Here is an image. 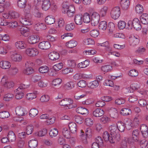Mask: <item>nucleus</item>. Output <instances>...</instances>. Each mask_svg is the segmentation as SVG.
<instances>
[{"label":"nucleus","mask_w":148,"mask_h":148,"mask_svg":"<svg viewBox=\"0 0 148 148\" xmlns=\"http://www.w3.org/2000/svg\"><path fill=\"white\" fill-rule=\"evenodd\" d=\"M128 29H131L133 27L137 30L141 29L142 27L140 21L138 19L135 18L132 21L130 20L128 22Z\"/></svg>","instance_id":"obj_1"},{"label":"nucleus","mask_w":148,"mask_h":148,"mask_svg":"<svg viewBox=\"0 0 148 148\" xmlns=\"http://www.w3.org/2000/svg\"><path fill=\"white\" fill-rule=\"evenodd\" d=\"M109 129L110 131L111 135L114 137L116 141H119L120 140V135L118 132V130L116 126L115 125H111Z\"/></svg>","instance_id":"obj_2"},{"label":"nucleus","mask_w":148,"mask_h":148,"mask_svg":"<svg viewBox=\"0 0 148 148\" xmlns=\"http://www.w3.org/2000/svg\"><path fill=\"white\" fill-rule=\"evenodd\" d=\"M32 19V16L31 14H25V16L20 19V21L23 25H29L33 23Z\"/></svg>","instance_id":"obj_3"},{"label":"nucleus","mask_w":148,"mask_h":148,"mask_svg":"<svg viewBox=\"0 0 148 148\" xmlns=\"http://www.w3.org/2000/svg\"><path fill=\"white\" fill-rule=\"evenodd\" d=\"M129 44L132 47H135L138 45L140 42V38L137 35H134L129 38Z\"/></svg>","instance_id":"obj_4"},{"label":"nucleus","mask_w":148,"mask_h":148,"mask_svg":"<svg viewBox=\"0 0 148 148\" xmlns=\"http://www.w3.org/2000/svg\"><path fill=\"white\" fill-rule=\"evenodd\" d=\"M6 77L3 76L1 80V83L3 87L6 89H8L12 88L14 86V83L9 82L6 79Z\"/></svg>","instance_id":"obj_5"},{"label":"nucleus","mask_w":148,"mask_h":148,"mask_svg":"<svg viewBox=\"0 0 148 148\" xmlns=\"http://www.w3.org/2000/svg\"><path fill=\"white\" fill-rule=\"evenodd\" d=\"M100 20V15L97 12H93L91 16V25L94 26L98 24Z\"/></svg>","instance_id":"obj_6"},{"label":"nucleus","mask_w":148,"mask_h":148,"mask_svg":"<svg viewBox=\"0 0 148 148\" xmlns=\"http://www.w3.org/2000/svg\"><path fill=\"white\" fill-rule=\"evenodd\" d=\"M120 13V8L117 6L113 8L112 10L110 12L111 16L114 19H116L119 17Z\"/></svg>","instance_id":"obj_7"},{"label":"nucleus","mask_w":148,"mask_h":148,"mask_svg":"<svg viewBox=\"0 0 148 148\" xmlns=\"http://www.w3.org/2000/svg\"><path fill=\"white\" fill-rule=\"evenodd\" d=\"M103 137L105 141H109L112 144H114L115 141L116 140L114 137H113V136H112L110 134V135L107 131L104 132Z\"/></svg>","instance_id":"obj_8"},{"label":"nucleus","mask_w":148,"mask_h":148,"mask_svg":"<svg viewBox=\"0 0 148 148\" xmlns=\"http://www.w3.org/2000/svg\"><path fill=\"white\" fill-rule=\"evenodd\" d=\"M26 53L29 56L34 57L38 54V51L35 48H29L26 49Z\"/></svg>","instance_id":"obj_9"},{"label":"nucleus","mask_w":148,"mask_h":148,"mask_svg":"<svg viewBox=\"0 0 148 148\" xmlns=\"http://www.w3.org/2000/svg\"><path fill=\"white\" fill-rule=\"evenodd\" d=\"M103 110L99 108L94 109L92 111V115L96 117H100L104 114Z\"/></svg>","instance_id":"obj_10"},{"label":"nucleus","mask_w":148,"mask_h":148,"mask_svg":"<svg viewBox=\"0 0 148 148\" xmlns=\"http://www.w3.org/2000/svg\"><path fill=\"white\" fill-rule=\"evenodd\" d=\"M130 3L129 0H121L120 1L121 6L122 9L125 10L129 9Z\"/></svg>","instance_id":"obj_11"},{"label":"nucleus","mask_w":148,"mask_h":148,"mask_svg":"<svg viewBox=\"0 0 148 148\" xmlns=\"http://www.w3.org/2000/svg\"><path fill=\"white\" fill-rule=\"evenodd\" d=\"M15 112L16 115L19 116H24L27 113L26 111L23 108L19 106L16 108Z\"/></svg>","instance_id":"obj_12"},{"label":"nucleus","mask_w":148,"mask_h":148,"mask_svg":"<svg viewBox=\"0 0 148 148\" xmlns=\"http://www.w3.org/2000/svg\"><path fill=\"white\" fill-rule=\"evenodd\" d=\"M19 29L21 34L23 36L27 37L29 34V29L27 27L25 26L19 27Z\"/></svg>","instance_id":"obj_13"},{"label":"nucleus","mask_w":148,"mask_h":148,"mask_svg":"<svg viewBox=\"0 0 148 148\" xmlns=\"http://www.w3.org/2000/svg\"><path fill=\"white\" fill-rule=\"evenodd\" d=\"M51 47L50 43L47 41H43L39 43L38 47L42 49H47Z\"/></svg>","instance_id":"obj_14"},{"label":"nucleus","mask_w":148,"mask_h":148,"mask_svg":"<svg viewBox=\"0 0 148 148\" xmlns=\"http://www.w3.org/2000/svg\"><path fill=\"white\" fill-rule=\"evenodd\" d=\"M34 27L35 29L37 31L44 30L47 28V27L45 24L40 23H36Z\"/></svg>","instance_id":"obj_15"},{"label":"nucleus","mask_w":148,"mask_h":148,"mask_svg":"<svg viewBox=\"0 0 148 148\" xmlns=\"http://www.w3.org/2000/svg\"><path fill=\"white\" fill-rule=\"evenodd\" d=\"M73 101L71 99H64L60 101L59 104L60 106H66V105L73 104Z\"/></svg>","instance_id":"obj_16"},{"label":"nucleus","mask_w":148,"mask_h":148,"mask_svg":"<svg viewBox=\"0 0 148 148\" xmlns=\"http://www.w3.org/2000/svg\"><path fill=\"white\" fill-rule=\"evenodd\" d=\"M140 130L143 136L146 138L148 136V128L145 124H142L140 126Z\"/></svg>","instance_id":"obj_17"},{"label":"nucleus","mask_w":148,"mask_h":148,"mask_svg":"<svg viewBox=\"0 0 148 148\" xmlns=\"http://www.w3.org/2000/svg\"><path fill=\"white\" fill-rule=\"evenodd\" d=\"M75 10L74 6L73 5H71L69 6V9L65 12H66L68 16L69 17H72L75 13Z\"/></svg>","instance_id":"obj_18"},{"label":"nucleus","mask_w":148,"mask_h":148,"mask_svg":"<svg viewBox=\"0 0 148 148\" xmlns=\"http://www.w3.org/2000/svg\"><path fill=\"white\" fill-rule=\"evenodd\" d=\"M49 59L51 60H56L58 59L60 57L58 53L56 51L50 52L48 55Z\"/></svg>","instance_id":"obj_19"},{"label":"nucleus","mask_w":148,"mask_h":148,"mask_svg":"<svg viewBox=\"0 0 148 148\" xmlns=\"http://www.w3.org/2000/svg\"><path fill=\"white\" fill-rule=\"evenodd\" d=\"M51 4L50 0H44L42 5V9L45 11H47L50 8Z\"/></svg>","instance_id":"obj_20"},{"label":"nucleus","mask_w":148,"mask_h":148,"mask_svg":"<svg viewBox=\"0 0 148 148\" xmlns=\"http://www.w3.org/2000/svg\"><path fill=\"white\" fill-rule=\"evenodd\" d=\"M0 66L4 69H8L11 66L10 62L7 61H2L0 62Z\"/></svg>","instance_id":"obj_21"},{"label":"nucleus","mask_w":148,"mask_h":148,"mask_svg":"<svg viewBox=\"0 0 148 148\" xmlns=\"http://www.w3.org/2000/svg\"><path fill=\"white\" fill-rule=\"evenodd\" d=\"M74 21L77 25H81L83 21L82 15L80 14L76 15L74 18Z\"/></svg>","instance_id":"obj_22"},{"label":"nucleus","mask_w":148,"mask_h":148,"mask_svg":"<svg viewBox=\"0 0 148 148\" xmlns=\"http://www.w3.org/2000/svg\"><path fill=\"white\" fill-rule=\"evenodd\" d=\"M15 45L16 48L18 49H23L27 47L25 42L22 41H17L15 43Z\"/></svg>","instance_id":"obj_23"},{"label":"nucleus","mask_w":148,"mask_h":148,"mask_svg":"<svg viewBox=\"0 0 148 148\" xmlns=\"http://www.w3.org/2000/svg\"><path fill=\"white\" fill-rule=\"evenodd\" d=\"M11 58L12 60L15 62H19L22 59L21 55L17 53H15L11 55Z\"/></svg>","instance_id":"obj_24"},{"label":"nucleus","mask_w":148,"mask_h":148,"mask_svg":"<svg viewBox=\"0 0 148 148\" xmlns=\"http://www.w3.org/2000/svg\"><path fill=\"white\" fill-rule=\"evenodd\" d=\"M69 127L72 133H75L76 132L77 126L75 123L73 122L70 123L69 124Z\"/></svg>","instance_id":"obj_25"},{"label":"nucleus","mask_w":148,"mask_h":148,"mask_svg":"<svg viewBox=\"0 0 148 148\" xmlns=\"http://www.w3.org/2000/svg\"><path fill=\"white\" fill-rule=\"evenodd\" d=\"M140 20L142 24L144 25L148 24V14L146 13L143 14L140 17Z\"/></svg>","instance_id":"obj_26"},{"label":"nucleus","mask_w":148,"mask_h":148,"mask_svg":"<svg viewBox=\"0 0 148 148\" xmlns=\"http://www.w3.org/2000/svg\"><path fill=\"white\" fill-rule=\"evenodd\" d=\"M76 111L77 113L82 114H88V109L82 107H79L77 108L76 109Z\"/></svg>","instance_id":"obj_27"},{"label":"nucleus","mask_w":148,"mask_h":148,"mask_svg":"<svg viewBox=\"0 0 148 148\" xmlns=\"http://www.w3.org/2000/svg\"><path fill=\"white\" fill-rule=\"evenodd\" d=\"M117 126L118 130L119 131L121 132L124 131L125 127L124 123L122 122L121 121H119L117 124Z\"/></svg>","instance_id":"obj_28"},{"label":"nucleus","mask_w":148,"mask_h":148,"mask_svg":"<svg viewBox=\"0 0 148 148\" xmlns=\"http://www.w3.org/2000/svg\"><path fill=\"white\" fill-rule=\"evenodd\" d=\"M124 122L125 127L127 129L130 130L131 129L133 126V124L132 123V121L131 120L129 119H127L125 120Z\"/></svg>","instance_id":"obj_29"},{"label":"nucleus","mask_w":148,"mask_h":148,"mask_svg":"<svg viewBox=\"0 0 148 148\" xmlns=\"http://www.w3.org/2000/svg\"><path fill=\"white\" fill-rule=\"evenodd\" d=\"M62 133L64 136L67 139L71 138V133L70 131L66 128H63L62 129Z\"/></svg>","instance_id":"obj_30"},{"label":"nucleus","mask_w":148,"mask_h":148,"mask_svg":"<svg viewBox=\"0 0 148 148\" xmlns=\"http://www.w3.org/2000/svg\"><path fill=\"white\" fill-rule=\"evenodd\" d=\"M15 92L16 93L15 97L17 99H20L22 98L24 95V92L22 90L18 91L17 89L15 90Z\"/></svg>","instance_id":"obj_31"},{"label":"nucleus","mask_w":148,"mask_h":148,"mask_svg":"<svg viewBox=\"0 0 148 148\" xmlns=\"http://www.w3.org/2000/svg\"><path fill=\"white\" fill-rule=\"evenodd\" d=\"M45 22L48 25H51L54 23L55 22V19L53 16H47L45 19Z\"/></svg>","instance_id":"obj_32"},{"label":"nucleus","mask_w":148,"mask_h":148,"mask_svg":"<svg viewBox=\"0 0 148 148\" xmlns=\"http://www.w3.org/2000/svg\"><path fill=\"white\" fill-rule=\"evenodd\" d=\"M77 44V43L76 41L71 40L67 42L66 44V45L68 47L73 48L75 47Z\"/></svg>","instance_id":"obj_33"},{"label":"nucleus","mask_w":148,"mask_h":148,"mask_svg":"<svg viewBox=\"0 0 148 148\" xmlns=\"http://www.w3.org/2000/svg\"><path fill=\"white\" fill-rule=\"evenodd\" d=\"M107 28V25L106 21H103L100 22L99 25V28L100 30H105Z\"/></svg>","instance_id":"obj_34"},{"label":"nucleus","mask_w":148,"mask_h":148,"mask_svg":"<svg viewBox=\"0 0 148 148\" xmlns=\"http://www.w3.org/2000/svg\"><path fill=\"white\" fill-rule=\"evenodd\" d=\"M8 137L9 141H11V142L14 141L16 139L15 135L12 131H10L9 132Z\"/></svg>","instance_id":"obj_35"},{"label":"nucleus","mask_w":148,"mask_h":148,"mask_svg":"<svg viewBox=\"0 0 148 148\" xmlns=\"http://www.w3.org/2000/svg\"><path fill=\"white\" fill-rule=\"evenodd\" d=\"M99 84L98 81L95 80L90 82L88 84V86L91 88L93 89L97 87Z\"/></svg>","instance_id":"obj_36"},{"label":"nucleus","mask_w":148,"mask_h":148,"mask_svg":"<svg viewBox=\"0 0 148 148\" xmlns=\"http://www.w3.org/2000/svg\"><path fill=\"white\" fill-rule=\"evenodd\" d=\"M28 41L29 43L34 44L37 42L38 41V40L37 39L36 36H32L29 38Z\"/></svg>","instance_id":"obj_37"},{"label":"nucleus","mask_w":148,"mask_h":148,"mask_svg":"<svg viewBox=\"0 0 148 148\" xmlns=\"http://www.w3.org/2000/svg\"><path fill=\"white\" fill-rule=\"evenodd\" d=\"M90 61L88 60H86L78 64V66L80 68H84L88 66L89 64Z\"/></svg>","instance_id":"obj_38"},{"label":"nucleus","mask_w":148,"mask_h":148,"mask_svg":"<svg viewBox=\"0 0 148 148\" xmlns=\"http://www.w3.org/2000/svg\"><path fill=\"white\" fill-rule=\"evenodd\" d=\"M38 145V141L36 140H32L28 143V145L29 148H36Z\"/></svg>","instance_id":"obj_39"},{"label":"nucleus","mask_w":148,"mask_h":148,"mask_svg":"<svg viewBox=\"0 0 148 148\" xmlns=\"http://www.w3.org/2000/svg\"><path fill=\"white\" fill-rule=\"evenodd\" d=\"M112 66L109 65H105L101 66V70L104 72L106 73L110 71L112 69Z\"/></svg>","instance_id":"obj_40"},{"label":"nucleus","mask_w":148,"mask_h":148,"mask_svg":"<svg viewBox=\"0 0 148 148\" xmlns=\"http://www.w3.org/2000/svg\"><path fill=\"white\" fill-rule=\"evenodd\" d=\"M131 113V110L130 109L127 108L122 109L121 111V114L123 116L129 115Z\"/></svg>","instance_id":"obj_41"},{"label":"nucleus","mask_w":148,"mask_h":148,"mask_svg":"<svg viewBox=\"0 0 148 148\" xmlns=\"http://www.w3.org/2000/svg\"><path fill=\"white\" fill-rule=\"evenodd\" d=\"M82 18L83 21L85 23H88L90 21V16L89 14L87 13L84 14Z\"/></svg>","instance_id":"obj_42"},{"label":"nucleus","mask_w":148,"mask_h":148,"mask_svg":"<svg viewBox=\"0 0 148 148\" xmlns=\"http://www.w3.org/2000/svg\"><path fill=\"white\" fill-rule=\"evenodd\" d=\"M58 131L56 128H54L50 130L49 132L50 136L52 138L56 136L58 134Z\"/></svg>","instance_id":"obj_43"},{"label":"nucleus","mask_w":148,"mask_h":148,"mask_svg":"<svg viewBox=\"0 0 148 148\" xmlns=\"http://www.w3.org/2000/svg\"><path fill=\"white\" fill-rule=\"evenodd\" d=\"M140 132L138 130H134L132 133V138L136 140H137L138 141L139 136Z\"/></svg>","instance_id":"obj_44"},{"label":"nucleus","mask_w":148,"mask_h":148,"mask_svg":"<svg viewBox=\"0 0 148 148\" xmlns=\"http://www.w3.org/2000/svg\"><path fill=\"white\" fill-rule=\"evenodd\" d=\"M108 9V7L106 6H104L100 10V15L102 17L105 16L106 14Z\"/></svg>","instance_id":"obj_45"},{"label":"nucleus","mask_w":148,"mask_h":148,"mask_svg":"<svg viewBox=\"0 0 148 148\" xmlns=\"http://www.w3.org/2000/svg\"><path fill=\"white\" fill-rule=\"evenodd\" d=\"M29 115L30 116L34 117L37 115L38 113V110L36 108L31 109L29 111Z\"/></svg>","instance_id":"obj_46"},{"label":"nucleus","mask_w":148,"mask_h":148,"mask_svg":"<svg viewBox=\"0 0 148 148\" xmlns=\"http://www.w3.org/2000/svg\"><path fill=\"white\" fill-rule=\"evenodd\" d=\"M26 0H18L17 2L18 6L21 8H23L26 5Z\"/></svg>","instance_id":"obj_47"},{"label":"nucleus","mask_w":148,"mask_h":148,"mask_svg":"<svg viewBox=\"0 0 148 148\" xmlns=\"http://www.w3.org/2000/svg\"><path fill=\"white\" fill-rule=\"evenodd\" d=\"M110 115L111 117L114 119L116 118L118 116V114L117 110L114 109L111 110L109 111Z\"/></svg>","instance_id":"obj_48"},{"label":"nucleus","mask_w":148,"mask_h":148,"mask_svg":"<svg viewBox=\"0 0 148 148\" xmlns=\"http://www.w3.org/2000/svg\"><path fill=\"white\" fill-rule=\"evenodd\" d=\"M10 116V114L7 111H3L0 112V118L2 119L6 118Z\"/></svg>","instance_id":"obj_49"},{"label":"nucleus","mask_w":148,"mask_h":148,"mask_svg":"<svg viewBox=\"0 0 148 148\" xmlns=\"http://www.w3.org/2000/svg\"><path fill=\"white\" fill-rule=\"evenodd\" d=\"M38 70L41 73H46L48 71L49 68L46 66H42L39 68Z\"/></svg>","instance_id":"obj_50"},{"label":"nucleus","mask_w":148,"mask_h":148,"mask_svg":"<svg viewBox=\"0 0 148 148\" xmlns=\"http://www.w3.org/2000/svg\"><path fill=\"white\" fill-rule=\"evenodd\" d=\"M63 66V64L62 63H59L54 65L53 68L55 71H58L62 68Z\"/></svg>","instance_id":"obj_51"},{"label":"nucleus","mask_w":148,"mask_h":148,"mask_svg":"<svg viewBox=\"0 0 148 148\" xmlns=\"http://www.w3.org/2000/svg\"><path fill=\"white\" fill-rule=\"evenodd\" d=\"M148 141L146 140L143 139L140 142V144L141 147L142 148H147Z\"/></svg>","instance_id":"obj_52"},{"label":"nucleus","mask_w":148,"mask_h":148,"mask_svg":"<svg viewBox=\"0 0 148 148\" xmlns=\"http://www.w3.org/2000/svg\"><path fill=\"white\" fill-rule=\"evenodd\" d=\"M75 84L72 82L67 83L65 85V88L67 89H71L74 88Z\"/></svg>","instance_id":"obj_53"},{"label":"nucleus","mask_w":148,"mask_h":148,"mask_svg":"<svg viewBox=\"0 0 148 148\" xmlns=\"http://www.w3.org/2000/svg\"><path fill=\"white\" fill-rule=\"evenodd\" d=\"M14 97L12 94H7L4 95L3 97V100L6 101H8L11 100Z\"/></svg>","instance_id":"obj_54"},{"label":"nucleus","mask_w":148,"mask_h":148,"mask_svg":"<svg viewBox=\"0 0 148 148\" xmlns=\"http://www.w3.org/2000/svg\"><path fill=\"white\" fill-rule=\"evenodd\" d=\"M33 131V127L32 125H29L27 127L26 132L27 135L31 134Z\"/></svg>","instance_id":"obj_55"},{"label":"nucleus","mask_w":148,"mask_h":148,"mask_svg":"<svg viewBox=\"0 0 148 148\" xmlns=\"http://www.w3.org/2000/svg\"><path fill=\"white\" fill-rule=\"evenodd\" d=\"M9 15H10V19L17 18L19 16L18 13L15 11L9 12Z\"/></svg>","instance_id":"obj_56"},{"label":"nucleus","mask_w":148,"mask_h":148,"mask_svg":"<svg viewBox=\"0 0 148 148\" xmlns=\"http://www.w3.org/2000/svg\"><path fill=\"white\" fill-rule=\"evenodd\" d=\"M34 70L32 68L29 67L25 69L23 71V73L26 75H29L33 73Z\"/></svg>","instance_id":"obj_57"},{"label":"nucleus","mask_w":148,"mask_h":148,"mask_svg":"<svg viewBox=\"0 0 148 148\" xmlns=\"http://www.w3.org/2000/svg\"><path fill=\"white\" fill-rule=\"evenodd\" d=\"M36 97V95L34 93H29L27 94L26 98L27 99L29 100L35 98Z\"/></svg>","instance_id":"obj_58"},{"label":"nucleus","mask_w":148,"mask_h":148,"mask_svg":"<svg viewBox=\"0 0 148 148\" xmlns=\"http://www.w3.org/2000/svg\"><path fill=\"white\" fill-rule=\"evenodd\" d=\"M125 101V100L124 98H121L116 99L115 101V103L117 105H120L124 104Z\"/></svg>","instance_id":"obj_59"},{"label":"nucleus","mask_w":148,"mask_h":148,"mask_svg":"<svg viewBox=\"0 0 148 148\" xmlns=\"http://www.w3.org/2000/svg\"><path fill=\"white\" fill-rule=\"evenodd\" d=\"M75 24L74 23H71L66 25L65 29L66 30L70 31L73 30L75 28Z\"/></svg>","instance_id":"obj_60"},{"label":"nucleus","mask_w":148,"mask_h":148,"mask_svg":"<svg viewBox=\"0 0 148 148\" xmlns=\"http://www.w3.org/2000/svg\"><path fill=\"white\" fill-rule=\"evenodd\" d=\"M135 9L136 12L138 13H142L143 10L142 6L140 4H138L136 5Z\"/></svg>","instance_id":"obj_61"},{"label":"nucleus","mask_w":148,"mask_h":148,"mask_svg":"<svg viewBox=\"0 0 148 148\" xmlns=\"http://www.w3.org/2000/svg\"><path fill=\"white\" fill-rule=\"evenodd\" d=\"M75 121L77 123L81 124L83 122V118L79 116H74Z\"/></svg>","instance_id":"obj_62"},{"label":"nucleus","mask_w":148,"mask_h":148,"mask_svg":"<svg viewBox=\"0 0 148 148\" xmlns=\"http://www.w3.org/2000/svg\"><path fill=\"white\" fill-rule=\"evenodd\" d=\"M99 34L98 31L97 30L93 29L90 32V35L93 37H97Z\"/></svg>","instance_id":"obj_63"},{"label":"nucleus","mask_w":148,"mask_h":148,"mask_svg":"<svg viewBox=\"0 0 148 148\" xmlns=\"http://www.w3.org/2000/svg\"><path fill=\"white\" fill-rule=\"evenodd\" d=\"M85 123L86 125L90 126L93 124V121L92 119L89 118H88L85 119Z\"/></svg>","instance_id":"obj_64"}]
</instances>
